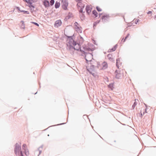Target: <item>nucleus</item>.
Here are the masks:
<instances>
[{"label":"nucleus","instance_id":"obj_3","mask_svg":"<svg viewBox=\"0 0 156 156\" xmlns=\"http://www.w3.org/2000/svg\"><path fill=\"white\" fill-rule=\"evenodd\" d=\"M102 15H103L100 20H106V19H108L109 17H111V16H110L109 14L103 12L99 14V18H100Z\"/></svg>","mask_w":156,"mask_h":156},{"label":"nucleus","instance_id":"obj_34","mask_svg":"<svg viewBox=\"0 0 156 156\" xmlns=\"http://www.w3.org/2000/svg\"><path fill=\"white\" fill-rule=\"evenodd\" d=\"M79 50H80V51L83 54H84V55H85V54H87L88 52L85 51H84L81 50L80 48L79 49Z\"/></svg>","mask_w":156,"mask_h":156},{"label":"nucleus","instance_id":"obj_38","mask_svg":"<svg viewBox=\"0 0 156 156\" xmlns=\"http://www.w3.org/2000/svg\"><path fill=\"white\" fill-rule=\"evenodd\" d=\"M27 145L25 144H23L22 146V149L23 150H24L25 149H27V148H26Z\"/></svg>","mask_w":156,"mask_h":156},{"label":"nucleus","instance_id":"obj_30","mask_svg":"<svg viewBox=\"0 0 156 156\" xmlns=\"http://www.w3.org/2000/svg\"><path fill=\"white\" fill-rule=\"evenodd\" d=\"M114 84L113 83H110L108 85V87L109 88L111 89V90H112L113 89V88Z\"/></svg>","mask_w":156,"mask_h":156},{"label":"nucleus","instance_id":"obj_42","mask_svg":"<svg viewBox=\"0 0 156 156\" xmlns=\"http://www.w3.org/2000/svg\"><path fill=\"white\" fill-rule=\"evenodd\" d=\"M37 1V0H34V1L33 0H28L27 1H28V2H36Z\"/></svg>","mask_w":156,"mask_h":156},{"label":"nucleus","instance_id":"obj_13","mask_svg":"<svg viewBox=\"0 0 156 156\" xmlns=\"http://www.w3.org/2000/svg\"><path fill=\"white\" fill-rule=\"evenodd\" d=\"M92 14L91 16L94 18H96L98 16V13L95 10H94L92 11Z\"/></svg>","mask_w":156,"mask_h":156},{"label":"nucleus","instance_id":"obj_59","mask_svg":"<svg viewBox=\"0 0 156 156\" xmlns=\"http://www.w3.org/2000/svg\"><path fill=\"white\" fill-rule=\"evenodd\" d=\"M123 39H122V41H121V42H122V41H123Z\"/></svg>","mask_w":156,"mask_h":156},{"label":"nucleus","instance_id":"obj_55","mask_svg":"<svg viewBox=\"0 0 156 156\" xmlns=\"http://www.w3.org/2000/svg\"><path fill=\"white\" fill-rule=\"evenodd\" d=\"M31 11H34V9H33L32 8H31Z\"/></svg>","mask_w":156,"mask_h":156},{"label":"nucleus","instance_id":"obj_24","mask_svg":"<svg viewBox=\"0 0 156 156\" xmlns=\"http://www.w3.org/2000/svg\"><path fill=\"white\" fill-rule=\"evenodd\" d=\"M60 5V3L59 2H58L57 1H56L55 2V8L56 9H57V8H58L59 7Z\"/></svg>","mask_w":156,"mask_h":156},{"label":"nucleus","instance_id":"obj_47","mask_svg":"<svg viewBox=\"0 0 156 156\" xmlns=\"http://www.w3.org/2000/svg\"><path fill=\"white\" fill-rule=\"evenodd\" d=\"M82 0H75L77 2H79L81 1Z\"/></svg>","mask_w":156,"mask_h":156},{"label":"nucleus","instance_id":"obj_37","mask_svg":"<svg viewBox=\"0 0 156 156\" xmlns=\"http://www.w3.org/2000/svg\"><path fill=\"white\" fill-rule=\"evenodd\" d=\"M75 26V28L76 29V28H77L79 26H80V25L76 22L74 23Z\"/></svg>","mask_w":156,"mask_h":156},{"label":"nucleus","instance_id":"obj_4","mask_svg":"<svg viewBox=\"0 0 156 156\" xmlns=\"http://www.w3.org/2000/svg\"><path fill=\"white\" fill-rule=\"evenodd\" d=\"M62 8L65 10L67 9V6L68 5V3L67 0H62Z\"/></svg>","mask_w":156,"mask_h":156},{"label":"nucleus","instance_id":"obj_6","mask_svg":"<svg viewBox=\"0 0 156 156\" xmlns=\"http://www.w3.org/2000/svg\"><path fill=\"white\" fill-rule=\"evenodd\" d=\"M84 56L85 58L89 60H91L93 59V55L91 53H90L88 52L87 54H85V55Z\"/></svg>","mask_w":156,"mask_h":156},{"label":"nucleus","instance_id":"obj_41","mask_svg":"<svg viewBox=\"0 0 156 156\" xmlns=\"http://www.w3.org/2000/svg\"><path fill=\"white\" fill-rule=\"evenodd\" d=\"M147 14L148 15V16L151 14V16H152V12L151 11H149L147 12Z\"/></svg>","mask_w":156,"mask_h":156},{"label":"nucleus","instance_id":"obj_35","mask_svg":"<svg viewBox=\"0 0 156 156\" xmlns=\"http://www.w3.org/2000/svg\"><path fill=\"white\" fill-rule=\"evenodd\" d=\"M96 8L97 11L98 12H101L102 11V9L98 6H97Z\"/></svg>","mask_w":156,"mask_h":156},{"label":"nucleus","instance_id":"obj_58","mask_svg":"<svg viewBox=\"0 0 156 156\" xmlns=\"http://www.w3.org/2000/svg\"><path fill=\"white\" fill-rule=\"evenodd\" d=\"M145 104V106H146V107H147V105H146V104Z\"/></svg>","mask_w":156,"mask_h":156},{"label":"nucleus","instance_id":"obj_23","mask_svg":"<svg viewBox=\"0 0 156 156\" xmlns=\"http://www.w3.org/2000/svg\"><path fill=\"white\" fill-rule=\"evenodd\" d=\"M120 65V60L119 58H117L116 59V66L117 67L119 68V66Z\"/></svg>","mask_w":156,"mask_h":156},{"label":"nucleus","instance_id":"obj_19","mask_svg":"<svg viewBox=\"0 0 156 156\" xmlns=\"http://www.w3.org/2000/svg\"><path fill=\"white\" fill-rule=\"evenodd\" d=\"M117 44L115 45L112 49H109L108 50V52H112L114 51L117 48Z\"/></svg>","mask_w":156,"mask_h":156},{"label":"nucleus","instance_id":"obj_62","mask_svg":"<svg viewBox=\"0 0 156 156\" xmlns=\"http://www.w3.org/2000/svg\"><path fill=\"white\" fill-rule=\"evenodd\" d=\"M37 93V92H36V93H35L34 94H36V93Z\"/></svg>","mask_w":156,"mask_h":156},{"label":"nucleus","instance_id":"obj_40","mask_svg":"<svg viewBox=\"0 0 156 156\" xmlns=\"http://www.w3.org/2000/svg\"><path fill=\"white\" fill-rule=\"evenodd\" d=\"M130 34L129 33L128 34H127V36L126 37H125V39L123 41V42H124L128 38V37H129V36Z\"/></svg>","mask_w":156,"mask_h":156},{"label":"nucleus","instance_id":"obj_63","mask_svg":"<svg viewBox=\"0 0 156 156\" xmlns=\"http://www.w3.org/2000/svg\"><path fill=\"white\" fill-rule=\"evenodd\" d=\"M82 55V56H83V55Z\"/></svg>","mask_w":156,"mask_h":156},{"label":"nucleus","instance_id":"obj_57","mask_svg":"<svg viewBox=\"0 0 156 156\" xmlns=\"http://www.w3.org/2000/svg\"><path fill=\"white\" fill-rule=\"evenodd\" d=\"M145 112L146 113H147V111H146V109H145Z\"/></svg>","mask_w":156,"mask_h":156},{"label":"nucleus","instance_id":"obj_50","mask_svg":"<svg viewBox=\"0 0 156 156\" xmlns=\"http://www.w3.org/2000/svg\"><path fill=\"white\" fill-rule=\"evenodd\" d=\"M122 16L123 17V19L124 20H125V17H124V15H122Z\"/></svg>","mask_w":156,"mask_h":156},{"label":"nucleus","instance_id":"obj_28","mask_svg":"<svg viewBox=\"0 0 156 156\" xmlns=\"http://www.w3.org/2000/svg\"><path fill=\"white\" fill-rule=\"evenodd\" d=\"M24 151L26 155L27 156H28L29 154L28 150L27 149L24 150Z\"/></svg>","mask_w":156,"mask_h":156},{"label":"nucleus","instance_id":"obj_51","mask_svg":"<svg viewBox=\"0 0 156 156\" xmlns=\"http://www.w3.org/2000/svg\"><path fill=\"white\" fill-rule=\"evenodd\" d=\"M154 19H156V15L154 16Z\"/></svg>","mask_w":156,"mask_h":156},{"label":"nucleus","instance_id":"obj_56","mask_svg":"<svg viewBox=\"0 0 156 156\" xmlns=\"http://www.w3.org/2000/svg\"><path fill=\"white\" fill-rule=\"evenodd\" d=\"M133 20H139V19H135V18H134Z\"/></svg>","mask_w":156,"mask_h":156},{"label":"nucleus","instance_id":"obj_29","mask_svg":"<svg viewBox=\"0 0 156 156\" xmlns=\"http://www.w3.org/2000/svg\"><path fill=\"white\" fill-rule=\"evenodd\" d=\"M43 147V145H42L38 148V150L39 151V155L41 153V152H42V149Z\"/></svg>","mask_w":156,"mask_h":156},{"label":"nucleus","instance_id":"obj_53","mask_svg":"<svg viewBox=\"0 0 156 156\" xmlns=\"http://www.w3.org/2000/svg\"><path fill=\"white\" fill-rule=\"evenodd\" d=\"M93 40V41H94V44H96V43H95V40Z\"/></svg>","mask_w":156,"mask_h":156},{"label":"nucleus","instance_id":"obj_44","mask_svg":"<svg viewBox=\"0 0 156 156\" xmlns=\"http://www.w3.org/2000/svg\"><path fill=\"white\" fill-rule=\"evenodd\" d=\"M16 9L17 10V11H18L19 12H20V11H22L21 10H20V8L18 7H16Z\"/></svg>","mask_w":156,"mask_h":156},{"label":"nucleus","instance_id":"obj_2","mask_svg":"<svg viewBox=\"0 0 156 156\" xmlns=\"http://www.w3.org/2000/svg\"><path fill=\"white\" fill-rule=\"evenodd\" d=\"M14 151L15 154L16 156H24L21 151V145L17 143H16L15 144Z\"/></svg>","mask_w":156,"mask_h":156},{"label":"nucleus","instance_id":"obj_18","mask_svg":"<svg viewBox=\"0 0 156 156\" xmlns=\"http://www.w3.org/2000/svg\"><path fill=\"white\" fill-rule=\"evenodd\" d=\"M108 59L111 61L113 62L114 61V59L112 57V55L111 54H109L108 55Z\"/></svg>","mask_w":156,"mask_h":156},{"label":"nucleus","instance_id":"obj_33","mask_svg":"<svg viewBox=\"0 0 156 156\" xmlns=\"http://www.w3.org/2000/svg\"><path fill=\"white\" fill-rule=\"evenodd\" d=\"M20 12H23L24 14H29V12L28 11H26L23 10L20 11Z\"/></svg>","mask_w":156,"mask_h":156},{"label":"nucleus","instance_id":"obj_31","mask_svg":"<svg viewBox=\"0 0 156 156\" xmlns=\"http://www.w3.org/2000/svg\"><path fill=\"white\" fill-rule=\"evenodd\" d=\"M82 6L81 7L80 9L79 10L80 12H83V9L84 8L85 5L84 4L82 5Z\"/></svg>","mask_w":156,"mask_h":156},{"label":"nucleus","instance_id":"obj_52","mask_svg":"<svg viewBox=\"0 0 156 156\" xmlns=\"http://www.w3.org/2000/svg\"><path fill=\"white\" fill-rule=\"evenodd\" d=\"M15 10V9H14L10 11V12H13Z\"/></svg>","mask_w":156,"mask_h":156},{"label":"nucleus","instance_id":"obj_45","mask_svg":"<svg viewBox=\"0 0 156 156\" xmlns=\"http://www.w3.org/2000/svg\"><path fill=\"white\" fill-rule=\"evenodd\" d=\"M85 59L86 60V62L87 63H88V62H90V60H89V59H87V58H85Z\"/></svg>","mask_w":156,"mask_h":156},{"label":"nucleus","instance_id":"obj_22","mask_svg":"<svg viewBox=\"0 0 156 156\" xmlns=\"http://www.w3.org/2000/svg\"><path fill=\"white\" fill-rule=\"evenodd\" d=\"M77 28H76L75 29H76V31L78 32H79L80 33L82 32V28L80 26L77 27Z\"/></svg>","mask_w":156,"mask_h":156},{"label":"nucleus","instance_id":"obj_1","mask_svg":"<svg viewBox=\"0 0 156 156\" xmlns=\"http://www.w3.org/2000/svg\"><path fill=\"white\" fill-rule=\"evenodd\" d=\"M67 37V49L70 50L71 49H74L79 51L80 47L78 43L75 41L73 38V36H69L66 35Z\"/></svg>","mask_w":156,"mask_h":156},{"label":"nucleus","instance_id":"obj_8","mask_svg":"<svg viewBox=\"0 0 156 156\" xmlns=\"http://www.w3.org/2000/svg\"><path fill=\"white\" fill-rule=\"evenodd\" d=\"M120 72L119 70H116L115 72V77L117 79H119L122 76V74L120 73Z\"/></svg>","mask_w":156,"mask_h":156},{"label":"nucleus","instance_id":"obj_54","mask_svg":"<svg viewBox=\"0 0 156 156\" xmlns=\"http://www.w3.org/2000/svg\"><path fill=\"white\" fill-rule=\"evenodd\" d=\"M65 123H61L60 124H58V125H62V124H65Z\"/></svg>","mask_w":156,"mask_h":156},{"label":"nucleus","instance_id":"obj_9","mask_svg":"<svg viewBox=\"0 0 156 156\" xmlns=\"http://www.w3.org/2000/svg\"><path fill=\"white\" fill-rule=\"evenodd\" d=\"M62 23L61 20H56L54 23V27H58L62 24Z\"/></svg>","mask_w":156,"mask_h":156},{"label":"nucleus","instance_id":"obj_5","mask_svg":"<svg viewBox=\"0 0 156 156\" xmlns=\"http://www.w3.org/2000/svg\"><path fill=\"white\" fill-rule=\"evenodd\" d=\"M90 64L91 65H94V66H97L98 68L99 66V62H97L93 59L90 60Z\"/></svg>","mask_w":156,"mask_h":156},{"label":"nucleus","instance_id":"obj_14","mask_svg":"<svg viewBox=\"0 0 156 156\" xmlns=\"http://www.w3.org/2000/svg\"><path fill=\"white\" fill-rule=\"evenodd\" d=\"M84 41L83 38L81 36H80L79 39H78V41L77 42L78 43V44H79L80 47V44H82Z\"/></svg>","mask_w":156,"mask_h":156},{"label":"nucleus","instance_id":"obj_60","mask_svg":"<svg viewBox=\"0 0 156 156\" xmlns=\"http://www.w3.org/2000/svg\"><path fill=\"white\" fill-rule=\"evenodd\" d=\"M144 113H145V112H143V115L144 114Z\"/></svg>","mask_w":156,"mask_h":156},{"label":"nucleus","instance_id":"obj_39","mask_svg":"<svg viewBox=\"0 0 156 156\" xmlns=\"http://www.w3.org/2000/svg\"><path fill=\"white\" fill-rule=\"evenodd\" d=\"M95 66H94V65H90V69H93V70H94V68H95Z\"/></svg>","mask_w":156,"mask_h":156},{"label":"nucleus","instance_id":"obj_21","mask_svg":"<svg viewBox=\"0 0 156 156\" xmlns=\"http://www.w3.org/2000/svg\"><path fill=\"white\" fill-rule=\"evenodd\" d=\"M20 23L21 24L20 26V28L22 29H24L25 28V25L24 21L23 20H21L20 21Z\"/></svg>","mask_w":156,"mask_h":156},{"label":"nucleus","instance_id":"obj_48","mask_svg":"<svg viewBox=\"0 0 156 156\" xmlns=\"http://www.w3.org/2000/svg\"><path fill=\"white\" fill-rule=\"evenodd\" d=\"M140 17H138V18L140 19L142 18V17L143 16L142 15L141 16L140 15Z\"/></svg>","mask_w":156,"mask_h":156},{"label":"nucleus","instance_id":"obj_12","mask_svg":"<svg viewBox=\"0 0 156 156\" xmlns=\"http://www.w3.org/2000/svg\"><path fill=\"white\" fill-rule=\"evenodd\" d=\"M43 4L45 8H47L50 6L49 2L47 0H44L43 2Z\"/></svg>","mask_w":156,"mask_h":156},{"label":"nucleus","instance_id":"obj_17","mask_svg":"<svg viewBox=\"0 0 156 156\" xmlns=\"http://www.w3.org/2000/svg\"><path fill=\"white\" fill-rule=\"evenodd\" d=\"M83 49L86 52H87V51L88 52V51H92L93 50L92 49L90 48L87 46H84L83 47Z\"/></svg>","mask_w":156,"mask_h":156},{"label":"nucleus","instance_id":"obj_49","mask_svg":"<svg viewBox=\"0 0 156 156\" xmlns=\"http://www.w3.org/2000/svg\"><path fill=\"white\" fill-rule=\"evenodd\" d=\"M23 1H24L26 3H27L28 1L27 0H23Z\"/></svg>","mask_w":156,"mask_h":156},{"label":"nucleus","instance_id":"obj_27","mask_svg":"<svg viewBox=\"0 0 156 156\" xmlns=\"http://www.w3.org/2000/svg\"><path fill=\"white\" fill-rule=\"evenodd\" d=\"M83 4L81 2H78L77 4V7L79 9V8H80L82 6V5H83Z\"/></svg>","mask_w":156,"mask_h":156},{"label":"nucleus","instance_id":"obj_16","mask_svg":"<svg viewBox=\"0 0 156 156\" xmlns=\"http://www.w3.org/2000/svg\"><path fill=\"white\" fill-rule=\"evenodd\" d=\"M102 69H106L108 68V64L105 62H103L102 63Z\"/></svg>","mask_w":156,"mask_h":156},{"label":"nucleus","instance_id":"obj_43","mask_svg":"<svg viewBox=\"0 0 156 156\" xmlns=\"http://www.w3.org/2000/svg\"><path fill=\"white\" fill-rule=\"evenodd\" d=\"M31 23H32L34 24L35 25H36V26H37L38 27L39 26V25L37 23L34 22H31Z\"/></svg>","mask_w":156,"mask_h":156},{"label":"nucleus","instance_id":"obj_25","mask_svg":"<svg viewBox=\"0 0 156 156\" xmlns=\"http://www.w3.org/2000/svg\"><path fill=\"white\" fill-rule=\"evenodd\" d=\"M29 5V7L30 8H34L35 7L32 5V2H29L28 1L27 3Z\"/></svg>","mask_w":156,"mask_h":156},{"label":"nucleus","instance_id":"obj_7","mask_svg":"<svg viewBox=\"0 0 156 156\" xmlns=\"http://www.w3.org/2000/svg\"><path fill=\"white\" fill-rule=\"evenodd\" d=\"M91 5H87L86 7V11L88 15H89L91 13V11L92 9V7H91Z\"/></svg>","mask_w":156,"mask_h":156},{"label":"nucleus","instance_id":"obj_46","mask_svg":"<svg viewBox=\"0 0 156 156\" xmlns=\"http://www.w3.org/2000/svg\"><path fill=\"white\" fill-rule=\"evenodd\" d=\"M143 116V114H142V113H141V112H140V117H142Z\"/></svg>","mask_w":156,"mask_h":156},{"label":"nucleus","instance_id":"obj_10","mask_svg":"<svg viewBox=\"0 0 156 156\" xmlns=\"http://www.w3.org/2000/svg\"><path fill=\"white\" fill-rule=\"evenodd\" d=\"M73 15L72 12H69L67 15L66 17L64 20H69V19H73Z\"/></svg>","mask_w":156,"mask_h":156},{"label":"nucleus","instance_id":"obj_11","mask_svg":"<svg viewBox=\"0 0 156 156\" xmlns=\"http://www.w3.org/2000/svg\"><path fill=\"white\" fill-rule=\"evenodd\" d=\"M134 21V20H133L132 21L130 22V23H128L127 24V25H128V27H129L132 25L134 26V24H137V23L140 21V20H137L136 21Z\"/></svg>","mask_w":156,"mask_h":156},{"label":"nucleus","instance_id":"obj_32","mask_svg":"<svg viewBox=\"0 0 156 156\" xmlns=\"http://www.w3.org/2000/svg\"><path fill=\"white\" fill-rule=\"evenodd\" d=\"M55 1L54 0H51L49 2L50 5L52 6L53 5Z\"/></svg>","mask_w":156,"mask_h":156},{"label":"nucleus","instance_id":"obj_61","mask_svg":"<svg viewBox=\"0 0 156 156\" xmlns=\"http://www.w3.org/2000/svg\"><path fill=\"white\" fill-rule=\"evenodd\" d=\"M149 16H151V14H150V15H149Z\"/></svg>","mask_w":156,"mask_h":156},{"label":"nucleus","instance_id":"obj_36","mask_svg":"<svg viewBox=\"0 0 156 156\" xmlns=\"http://www.w3.org/2000/svg\"><path fill=\"white\" fill-rule=\"evenodd\" d=\"M137 105V102L136 101H135L133 105H132V108L133 109H134L135 107Z\"/></svg>","mask_w":156,"mask_h":156},{"label":"nucleus","instance_id":"obj_15","mask_svg":"<svg viewBox=\"0 0 156 156\" xmlns=\"http://www.w3.org/2000/svg\"><path fill=\"white\" fill-rule=\"evenodd\" d=\"M87 70L89 73L90 74H92L94 77H95V74L94 73H93V72L94 71V70L91 69L90 68L89 69L87 68Z\"/></svg>","mask_w":156,"mask_h":156},{"label":"nucleus","instance_id":"obj_64","mask_svg":"<svg viewBox=\"0 0 156 156\" xmlns=\"http://www.w3.org/2000/svg\"><path fill=\"white\" fill-rule=\"evenodd\" d=\"M155 6H156V4L155 5Z\"/></svg>","mask_w":156,"mask_h":156},{"label":"nucleus","instance_id":"obj_26","mask_svg":"<svg viewBox=\"0 0 156 156\" xmlns=\"http://www.w3.org/2000/svg\"><path fill=\"white\" fill-rule=\"evenodd\" d=\"M100 20H97V21H96L95 22H94L93 23V27L94 29H95L96 25L98 23H99L100 22Z\"/></svg>","mask_w":156,"mask_h":156},{"label":"nucleus","instance_id":"obj_20","mask_svg":"<svg viewBox=\"0 0 156 156\" xmlns=\"http://www.w3.org/2000/svg\"><path fill=\"white\" fill-rule=\"evenodd\" d=\"M80 13H81V14L80 15V17L81 20L84 19L85 16L84 13H85V11L83 12H81Z\"/></svg>","mask_w":156,"mask_h":156}]
</instances>
